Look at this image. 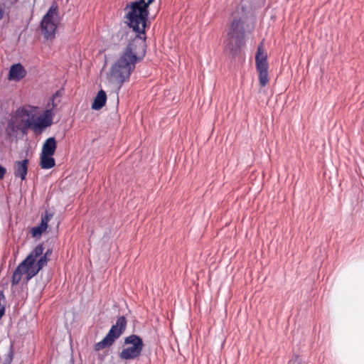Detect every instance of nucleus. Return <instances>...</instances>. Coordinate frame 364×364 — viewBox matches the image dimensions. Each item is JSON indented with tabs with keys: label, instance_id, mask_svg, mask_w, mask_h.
Listing matches in <instances>:
<instances>
[{
	"label": "nucleus",
	"instance_id": "20",
	"mask_svg": "<svg viewBox=\"0 0 364 364\" xmlns=\"http://www.w3.org/2000/svg\"><path fill=\"white\" fill-rule=\"evenodd\" d=\"M41 116L46 118V119H48V120L53 122V118L54 114L53 112L52 108L46 109Z\"/></svg>",
	"mask_w": 364,
	"mask_h": 364
},
{
	"label": "nucleus",
	"instance_id": "19",
	"mask_svg": "<svg viewBox=\"0 0 364 364\" xmlns=\"http://www.w3.org/2000/svg\"><path fill=\"white\" fill-rule=\"evenodd\" d=\"M41 257L36 262V266L38 268V269H41L44 266H46L48 263L49 259H47L46 257L43 256V254L40 256Z\"/></svg>",
	"mask_w": 364,
	"mask_h": 364
},
{
	"label": "nucleus",
	"instance_id": "9",
	"mask_svg": "<svg viewBox=\"0 0 364 364\" xmlns=\"http://www.w3.org/2000/svg\"><path fill=\"white\" fill-rule=\"evenodd\" d=\"M28 159H23L21 161H15L14 164V175L16 178H20L21 181L26 179L28 167Z\"/></svg>",
	"mask_w": 364,
	"mask_h": 364
},
{
	"label": "nucleus",
	"instance_id": "25",
	"mask_svg": "<svg viewBox=\"0 0 364 364\" xmlns=\"http://www.w3.org/2000/svg\"><path fill=\"white\" fill-rule=\"evenodd\" d=\"M63 95V92L61 90H58L53 95V97H54V99H58V98H60L61 97V96Z\"/></svg>",
	"mask_w": 364,
	"mask_h": 364
},
{
	"label": "nucleus",
	"instance_id": "7",
	"mask_svg": "<svg viewBox=\"0 0 364 364\" xmlns=\"http://www.w3.org/2000/svg\"><path fill=\"white\" fill-rule=\"evenodd\" d=\"M257 70L259 73V81L262 87H264L269 82L268 63L267 55L262 49V43L258 46L255 55Z\"/></svg>",
	"mask_w": 364,
	"mask_h": 364
},
{
	"label": "nucleus",
	"instance_id": "28",
	"mask_svg": "<svg viewBox=\"0 0 364 364\" xmlns=\"http://www.w3.org/2000/svg\"><path fill=\"white\" fill-rule=\"evenodd\" d=\"M3 16H4L3 11L0 9V20L2 19Z\"/></svg>",
	"mask_w": 364,
	"mask_h": 364
},
{
	"label": "nucleus",
	"instance_id": "10",
	"mask_svg": "<svg viewBox=\"0 0 364 364\" xmlns=\"http://www.w3.org/2000/svg\"><path fill=\"white\" fill-rule=\"evenodd\" d=\"M26 71L21 64H14L10 68L9 79L19 81L26 76Z\"/></svg>",
	"mask_w": 364,
	"mask_h": 364
},
{
	"label": "nucleus",
	"instance_id": "12",
	"mask_svg": "<svg viewBox=\"0 0 364 364\" xmlns=\"http://www.w3.org/2000/svg\"><path fill=\"white\" fill-rule=\"evenodd\" d=\"M106 100V92L102 90H100L92 104V109L95 110L100 109L105 105Z\"/></svg>",
	"mask_w": 364,
	"mask_h": 364
},
{
	"label": "nucleus",
	"instance_id": "15",
	"mask_svg": "<svg viewBox=\"0 0 364 364\" xmlns=\"http://www.w3.org/2000/svg\"><path fill=\"white\" fill-rule=\"evenodd\" d=\"M30 114L31 112L29 110L23 107H20L16 110V114L13 117V118L16 120H17L18 118H21V119H30ZM21 124H23L22 120H21Z\"/></svg>",
	"mask_w": 364,
	"mask_h": 364
},
{
	"label": "nucleus",
	"instance_id": "16",
	"mask_svg": "<svg viewBox=\"0 0 364 364\" xmlns=\"http://www.w3.org/2000/svg\"><path fill=\"white\" fill-rule=\"evenodd\" d=\"M46 228L40 223L38 226L31 228V233L33 237H38L44 231H46Z\"/></svg>",
	"mask_w": 364,
	"mask_h": 364
},
{
	"label": "nucleus",
	"instance_id": "5",
	"mask_svg": "<svg viewBox=\"0 0 364 364\" xmlns=\"http://www.w3.org/2000/svg\"><path fill=\"white\" fill-rule=\"evenodd\" d=\"M127 324V321L125 316H122L118 317L116 323L111 327L106 336L101 341L95 345V350L98 351L105 348L110 347L125 331Z\"/></svg>",
	"mask_w": 364,
	"mask_h": 364
},
{
	"label": "nucleus",
	"instance_id": "22",
	"mask_svg": "<svg viewBox=\"0 0 364 364\" xmlns=\"http://www.w3.org/2000/svg\"><path fill=\"white\" fill-rule=\"evenodd\" d=\"M289 364H306L299 355H294L289 360Z\"/></svg>",
	"mask_w": 364,
	"mask_h": 364
},
{
	"label": "nucleus",
	"instance_id": "27",
	"mask_svg": "<svg viewBox=\"0 0 364 364\" xmlns=\"http://www.w3.org/2000/svg\"><path fill=\"white\" fill-rule=\"evenodd\" d=\"M119 34H121V36L122 38L124 35H126L127 36L129 35V32L124 31H122L119 32Z\"/></svg>",
	"mask_w": 364,
	"mask_h": 364
},
{
	"label": "nucleus",
	"instance_id": "17",
	"mask_svg": "<svg viewBox=\"0 0 364 364\" xmlns=\"http://www.w3.org/2000/svg\"><path fill=\"white\" fill-rule=\"evenodd\" d=\"M6 300L4 291L0 290V318L5 314Z\"/></svg>",
	"mask_w": 364,
	"mask_h": 364
},
{
	"label": "nucleus",
	"instance_id": "2",
	"mask_svg": "<svg viewBox=\"0 0 364 364\" xmlns=\"http://www.w3.org/2000/svg\"><path fill=\"white\" fill-rule=\"evenodd\" d=\"M250 12L251 7L242 0L231 14V23L224 44L225 50L232 57L239 54L245 45Z\"/></svg>",
	"mask_w": 364,
	"mask_h": 364
},
{
	"label": "nucleus",
	"instance_id": "14",
	"mask_svg": "<svg viewBox=\"0 0 364 364\" xmlns=\"http://www.w3.org/2000/svg\"><path fill=\"white\" fill-rule=\"evenodd\" d=\"M17 120L14 119L13 117L9 120L7 124V132L9 134H11V133H15L18 130H21L22 132H25L28 129L23 128V124H18L16 123Z\"/></svg>",
	"mask_w": 364,
	"mask_h": 364
},
{
	"label": "nucleus",
	"instance_id": "3",
	"mask_svg": "<svg viewBox=\"0 0 364 364\" xmlns=\"http://www.w3.org/2000/svg\"><path fill=\"white\" fill-rule=\"evenodd\" d=\"M43 250L44 247L42 244L37 245L26 258L18 265L12 275V286H16L19 283L23 274H26L25 282L27 283L39 272L40 269L36 266L35 262L36 259L43 254Z\"/></svg>",
	"mask_w": 364,
	"mask_h": 364
},
{
	"label": "nucleus",
	"instance_id": "11",
	"mask_svg": "<svg viewBox=\"0 0 364 364\" xmlns=\"http://www.w3.org/2000/svg\"><path fill=\"white\" fill-rule=\"evenodd\" d=\"M57 148V142L55 137L48 138L43 144L41 154L53 156Z\"/></svg>",
	"mask_w": 364,
	"mask_h": 364
},
{
	"label": "nucleus",
	"instance_id": "1",
	"mask_svg": "<svg viewBox=\"0 0 364 364\" xmlns=\"http://www.w3.org/2000/svg\"><path fill=\"white\" fill-rule=\"evenodd\" d=\"M154 0H139L127 4V11L124 18L125 23L132 28L134 36L130 37L126 48L120 57L110 68L108 77L110 82L116 84L120 88L128 80L135 69L136 63L141 61L146 54L145 28L149 16V6Z\"/></svg>",
	"mask_w": 364,
	"mask_h": 364
},
{
	"label": "nucleus",
	"instance_id": "18",
	"mask_svg": "<svg viewBox=\"0 0 364 364\" xmlns=\"http://www.w3.org/2000/svg\"><path fill=\"white\" fill-rule=\"evenodd\" d=\"M53 213H50L48 211H45L44 215H41V223L47 228L48 223L50 220V219L53 218Z\"/></svg>",
	"mask_w": 364,
	"mask_h": 364
},
{
	"label": "nucleus",
	"instance_id": "23",
	"mask_svg": "<svg viewBox=\"0 0 364 364\" xmlns=\"http://www.w3.org/2000/svg\"><path fill=\"white\" fill-rule=\"evenodd\" d=\"M56 100L57 99H54V97H52V98L50 99V102H48V107L49 108H52V109L53 108H55V107H57L58 105V102L60 101L58 100V102H56Z\"/></svg>",
	"mask_w": 364,
	"mask_h": 364
},
{
	"label": "nucleus",
	"instance_id": "24",
	"mask_svg": "<svg viewBox=\"0 0 364 364\" xmlns=\"http://www.w3.org/2000/svg\"><path fill=\"white\" fill-rule=\"evenodd\" d=\"M6 173V168L0 164V181L2 180Z\"/></svg>",
	"mask_w": 364,
	"mask_h": 364
},
{
	"label": "nucleus",
	"instance_id": "29",
	"mask_svg": "<svg viewBox=\"0 0 364 364\" xmlns=\"http://www.w3.org/2000/svg\"><path fill=\"white\" fill-rule=\"evenodd\" d=\"M16 1V0H11V4H14V3H15Z\"/></svg>",
	"mask_w": 364,
	"mask_h": 364
},
{
	"label": "nucleus",
	"instance_id": "13",
	"mask_svg": "<svg viewBox=\"0 0 364 364\" xmlns=\"http://www.w3.org/2000/svg\"><path fill=\"white\" fill-rule=\"evenodd\" d=\"M55 159L52 157L51 155H45L43 154H41L40 166L42 168L49 169L55 166Z\"/></svg>",
	"mask_w": 364,
	"mask_h": 364
},
{
	"label": "nucleus",
	"instance_id": "26",
	"mask_svg": "<svg viewBox=\"0 0 364 364\" xmlns=\"http://www.w3.org/2000/svg\"><path fill=\"white\" fill-rule=\"evenodd\" d=\"M51 254H52V250L48 249L46 250V252L43 254V256L46 257L47 259H49V257L50 256Z\"/></svg>",
	"mask_w": 364,
	"mask_h": 364
},
{
	"label": "nucleus",
	"instance_id": "4",
	"mask_svg": "<svg viewBox=\"0 0 364 364\" xmlns=\"http://www.w3.org/2000/svg\"><path fill=\"white\" fill-rule=\"evenodd\" d=\"M124 345V348L119 353V358L124 360L138 358L141 355L144 346L142 338L136 334L125 337Z\"/></svg>",
	"mask_w": 364,
	"mask_h": 364
},
{
	"label": "nucleus",
	"instance_id": "6",
	"mask_svg": "<svg viewBox=\"0 0 364 364\" xmlns=\"http://www.w3.org/2000/svg\"><path fill=\"white\" fill-rule=\"evenodd\" d=\"M57 15L58 5L53 4L41 20V31L46 39L52 38L55 36L57 26L54 21V16Z\"/></svg>",
	"mask_w": 364,
	"mask_h": 364
},
{
	"label": "nucleus",
	"instance_id": "21",
	"mask_svg": "<svg viewBox=\"0 0 364 364\" xmlns=\"http://www.w3.org/2000/svg\"><path fill=\"white\" fill-rule=\"evenodd\" d=\"M13 356H14V353H13L12 348H11L9 353L7 354H6L4 356L3 364H11V363L12 362V360H13Z\"/></svg>",
	"mask_w": 364,
	"mask_h": 364
},
{
	"label": "nucleus",
	"instance_id": "8",
	"mask_svg": "<svg viewBox=\"0 0 364 364\" xmlns=\"http://www.w3.org/2000/svg\"><path fill=\"white\" fill-rule=\"evenodd\" d=\"M24 129L33 128L36 134H41L46 128L52 125L53 122L46 119L42 116H38L36 121L31 122L30 119H22Z\"/></svg>",
	"mask_w": 364,
	"mask_h": 364
}]
</instances>
